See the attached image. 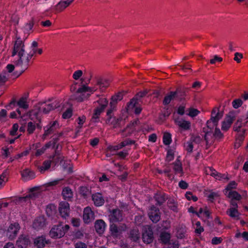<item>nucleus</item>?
I'll use <instances>...</instances> for the list:
<instances>
[{
  "label": "nucleus",
  "instance_id": "f257e3e1",
  "mask_svg": "<svg viewBox=\"0 0 248 248\" xmlns=\"http://www.w3.org/2000/svg\"><path fill=\"white\" fill-rule=\"evenodd\" d=\"M81 83L77 88L78 83L74 82L70 87V91L75 93H105L110 92V88L112 80L109 78L103 76H98L94 77L93 83L91 86L88 83L83 84V78H80Z\"/></svg>",
  "mask_w": 248,
  "mask_h": 248
},
{
  "label": "nucleus",
  "instance_id": "f03ea898",
  "mask_svg": "<svg viewBox=\"0 0 248 248\" xmlns=\"http://www.w3.org/2000/svg\"><path fill=\"white\" fill-rule=\"evenodd\" d=\"M16 55L18 56V59L14 61V63L16 66L19 67L20 70L19 73L16 76V77H19L26 70L29 65V62L33 56V54H28L24 58L25 55V46L23 42L18 38L15 42L12 56H15Z\"/></svg>",
  "mask_w": 248,
  "mask_h": 248
},
{
  "label": "nucleus",
  "instance_id": "7ed1b4c3",
  "mask_svg": "<svg viewBox=\"0 0 248 248\" xmlns=\"http://www.w3.org/2000/svg\"><path fill=\"white\" fill-rule=\"evenodd\" d=\"M171 88L168 89L162 87H158L156 90H151L148 89H145L142 91H140L138 93H148L150 92H153V93H186L190 92V89L186 87L185 86H179L175 90H171Z\"/></svg>",
  "mask_w": 248,
  "mask_h": 248
},
{
  "label": "nucleus",
  "instance_id": "20e7f679",
  "mask_svg": "<svg viewBox=\"0 0 248 248\" xmlns=\"http://www.w3.org/2000/svg\"><path fill=\"white\" fill-rule=\"evenodd\" d=\"M222 115V114L219 112V108H214L212 110L211 118L206 123L207 127L210 130H206L205 128H203V131L205 133V136L209 134L214 126L217 125L218 121L221 118Z\"/></svg>",
  "mask_w": 248,
  "mask_h": 248
},
{
  "label": "nucleus",
  "instance_id": "39448f33",
  "mask_svg": "<svg viewBox=\"0 0 248 248\" xmlns=\"http://www.w3.org/2000/svg\"><path fill=\"white\" fill-rule=\"evenodd\" d=\"M39 110L45 114L49 113L51 110H54L60 106L61 103L59 101L55 100H48L45 102H41L39 103Z\"/></svg>",
  "mask_w": 248,
  "mask_h": 248
},
{
  "label": "nucleus",
  "instance_id": "423d86ee",
  "mask_svg": "<svg viewBox=\"0 0 248 248\" xmlns=\"http://www.w3.org/2000/svg\"><path fill=\"white\" fill-rule=\"evenodd\" d=\"M97 102L99 106L94 109L92 117V121L95 123L98 122L99 116L107 106L108 102L106 98H100Z\"/></svg>",
  "mask_w": 248,
  "mask_h": 248
},
{
  "label": "nucleus",
  "instance_id": "0eeeda50",
  "mask_svg": "<svg viewBox=\"0 0 248 248\" xmlns=\"http://www.w3.org/2000/svg\"><path fill=\"white\" fill-rule=\"evenodd\" d=\"M60 127V124L57 121L50 122L44 127V133L42 135V139L45 140L49 135L54 133Z\"/></svg>",
  "mask_w": 248,
  "mask_h": 248
},
{
  "label": "nucleus",
  "instance_id": "6e6552de",
  "mask_svg": "<svg viewBox=\"0 0 248 248\" xmlns=\"http://www.w3.org/2000/svg\"><path fill=\"white\" fill-rule=\"evenodd\" d=\"M64 235V232L62 223L53 226L49 232V236L53 239L61 238Z\"/></svg>",
  "mask_w": 248,
  "mask_h": 248
},
{
  "label": "nucleus",
  "instance_id": "1a4fd4ad",
  "mask_svg": "<svg viewBox=\"0 0 248 248\" xmlns=\"http://www.w3.org/2000/svg\"><path fill=\"white\" fill-rule=\"evenodd\" d=\"M236 117L234 111H230L226 116L225 119L222 123L221 129L227 131L231 127Z\"/></svg>",
  "mask_w": 248,
  "mask_h": 248
},
{
  "label": "nucleus",
  "instance_id": "9d476101",
  "mask_svg": "<svg viewBox=\"0 0 248 248\" xmlns=\"http://www.w3.org/2000/svg\"><path fill=\"white\" fill-rule=\"evenodd\" d=\"M150 220L154 223H156L160 219L161 213L158 208L153 205L148 212Z\"/></svg>",
  "mask_w": 248,
  "mask_h": 248
},
{
  "label": "nucleus",
  "instance_id": "9b49d317",
  "mask_svg": "<svg viewBox=\"0 0 248 248\" xmlns=\"http://www.w3.org/2000/svg\"><path fill=\"white\" fill-rule=\"evenodd\" d=\"M127 108L128 110L133 109V111L136 115L140 114L142 110V108L139 103L138 100L135 97L132 98L128 103Z\"/></svg>",
  "mask_w": 248,
  "mask_h": 248
},
{
  "label": "nucleus",
  "instance_id": "f8f14e48",
  "mask_svg": "<svg viewBox=\"0 0 248 248\" xmlns=\"http://www.w3.org/2000/svg\"><path fill=\"white\" fill-rule=\"evenodd\" d=\"M20 228L19 224L17 222L11 224L7 231V235L9 236V238L11 240L14 239L16 236Z\"/></svg>",
  "mask_w": 248,
  "mask_h": 248
},
{
  "label": "nucleus",
  "instance_id": "ddd939ff",
  "mask_svg": "<svg viewBox=\"0 0 248 248\" xmlns=\"http://www.w3.org/2000/svg\"><path fill=\"white\" fill-rule=\"evenodd\" d=\"M59 211L60 216L63 218H66L69 216V204L66 202H62L60 203Z\"/></svg>",
  "mask_w": 248,
  "mask_h": 248
},
{
  "label": "nucleus",
  "instance_id": "4468645a",
  "mask_svg": "<svg viewBox=\"0 0 248 248\" xmlns=\"http://www.w3.org/2000/svg\"><path fill=\"white\" fill-rule=\"evenodd\" d=\"M35 190V187H32L30 189V191L31 193L26 196L24 197H17L15 199V202L16 204H20L25 203L31 199L35 197V194L32 193Z\"/></svg>",
  "mask_w": 248,
  "mask_h": 248
},
{
  "label": "nucleus",
  "instance_id": "2eb2a0df",
  "mask_svg": "<svg viewBox=\"0 0 248 248\" xmlns=\"http://www.w3.org/2000/svg\"><path fill=\"white\" fill-rule=\"evenodd\" d=\"M109 219L110 222L112 223L121 221L122 220L121 211L118 209H112L109 216Z\"/></svg>",
  "mask_w": 248,
  "mask_h": 248
},
{
  "label": "nucleus",
  "instance_id": "dca6fc26",
  "mask_svg": "<svg viewBox=\"0 0 248 248\" xmlns=\"http://www.w3.org/2000/svg\"><path fill=\"white\" fill-rule=\"evenodd\" d=\"M110 235L114 239L120 238L122 233V230L114 223H110L109 225Z\"/></svg>",
  "mask_w": 248,
  "mask_h": 248
},
{
  "label": "nucleus",
  "instance_id": "f3484780",
  "mask_svg": "<svg viewBox=\"0 0 248 248\" xmlns=\"http://www.w3.org/2000/svg\"><path fill=\"white\" fill-rule=\"evenodd\" d=\"M94 213L90 207L84 208L83 214V219L85 223L91 222L93 218Z\"/></svg>",
  "mask_w": 248,
  "mask_h": 248
},
{
  "label": "nucleus",
  "instance_id": "a211bd4d",
  "mask_svg": "<svg viewBox=\"0 0 248 248\" xmlns=\"http://www.w3.org/2000/svg\"><path fill=\"white\" fill-rule=\"evenodd\" d=\"M142 238L144 243L146 244H150L153 241V232L150 228H148L147 230L144 231Z\"/></svg>",
  "mask_w": 248,
  "mask_h": 248
},
{
  "label": "nucleus",
  "instance_id": "6ab92c4d",
  "mask_svg": "<svg viewBox=\"0 0 248 248\" xmlns=\"http://www.w3.org/2000/svg\"><path fill=\"white\" fill-rule=\"evenodd\" d=\"M92 200L95 206H102L105 203V200L101 193L97 192L93 194L92 196Z\"/></svg>",
  "mask_w": 248,
  "mask_h": 248
},
{
  "label": "nucleus",
  "instance_id": "aec40b11",
  "mask_svg": "<svg viewBox=\"0 0 248 248\" xmlns=\"http://www.w3.org/2000/svg\"><path fill=\"white\" fill-rule=\"evenodd\" d=\"M175 124L181 129L184 130H187L191 127V123L189 121H186L182 118H177L175 120Z\"/></svg>",
  "mask_w": 248,
  "mask_h": 248
},
{
  "label": "nucleus",
  "instance_id": "412c9836",
  "mask_svg": "<svg viewBox=\"0 0 248 248\" xmlns=\"http://www.w3.org/2000/svg\"><path fill=\"white\" fill-rule=\"evenodd\" d=\"M106 226V223L102 219L97 220L94 223L95 231L99 234H102L104 233Z\"/></svg>",
  "mask_w": 248,
  "mask_h": 248
},
{
  "label": "nucleus",
  "instance_id": "4be33fe9",
  "mask_svg": "<svg viewBox=\"0 0 248 248\" xmlns=\"http://www.w3.org/2000/svg\"><path fill=\"white\" fill-rule=\"evenodd\" d=\"M62 195L64 200L71 201L73 197V192L70 187L65 186L62 189Z\"/></svg>",
  "mask_w": 248,
  "mask_h": 248
},
{
  "label": "nucleus",
  "instance_id": "5701e85b",
  "mask_svg": "<svg viewBox=\"0 0 248 248\" xmlns=\"http://www.w3.org/2000/svg\"><path fill=\"white\" fill-rule=\"evenodd\" d=\"M154 199L156 204L160 206L168 199V195L164 193L157 192L155 195Z\"/></svg>",
  "mask_w": 248,
  "mask_h": 248
},
{
  "label": "nucleus",
  "instance_id": "b1692460",
  "mask_svg": "<svg viewBox=\"0 0 248 248\" xmlns=\"http://www.w3.org/2000/svg\"><path fill=\"white\" fill-rule=\"evenodd\" d=\"M28 94L21 97L18 101H17V105L20 108L27 109L29 108L28 100H29Z\"/></svg>",
  "mask_w": 248,
  "mask_h": 248
},
{
  "label": "nucleus",
  "instance_id": "393cba45",
  "mask_svg": "<svg viewBox=\"0 0 248 248\" xmlns=\"http://www.w3.org/2000/svg\"><path fill=\"white\" fill-rule=\"evenodd\" d=\"M45 219L42 217L36 218L33 222V227L36 230H39L45 226Z\"/></svg>",
  "mask_w": 248,
  "mask_h": 248
},
{
  "label": "nucleus",
  "instance_id": "a878e982",
  "mask_svg": "<svg viewBox=\"0 0 248 248\" xmlns=\"http://www.w3.org/2000/svg\"><path fill=\"white\" fill-rule=\"evenodd\" d=\"M47 243L48 242L44 236H39L34 240V244L38 248H43Z\"/></svg>",
  "mask_w": 248,
  "mask_h": 248
},
{
  "label": "nucleus",
  "instance_id": "bb28decb",
  "mask_svg": "<svg viewBox=\"0 0 248 248\" xmlns=\"http://www.w3.org/2000/svg\"><path fill=\"white\" fill-rule=\"evenodd\" d=\"M71 2L69 0L66 1H61L56 6V10L58 12H62L67 7Z\"/></svg>",
  "mask_w": 248,
  "mask_h": 248
},
{
  "label": "nucleus",
  "instance_id": "cd10ccee",
  "mask_svg": "<svg viewBox=\"0 0 248 248\" xmlns=\"http://www.w3.org/2000/svg\"><path fill=\"white\" fill-rule=\"evenodd\" d=\"M21 175L23 177L26 178L28 180H31L35 177V173L28 169L24 170L22 172Z\"/></svg>",
  "mask_w": 248,
  "mask_h": 248
},
{
  "label": "nucleus",
  "instance_id": "c85d7f7f",
  "mask_svg": "<svg viewBox=\"0 0 248 248\" xmlns=\"http://www.w3.org/2000/svg\"><path fill=\"white\" fill-rule=\"evenodd\" d=\"M123 94H114L112 95L111 98V101L110 102V106H115L118 101H121L123 98Z\"/></svg>",
  "mask_w": 248,
  "mask_h": 248
},
{
  "label": "nucleus",
  "instance_id": "c756f323",
  "mask_svg": "<svg viewBox=\"0 0 248 248\" xmlns=\"http://www.w3.org/2000/svg\"><path fill=\"white\" fill-rule=\"evenodd\" d=\"M160 239L163 243L165 244H168L169 243L170 239V233L166 232H161L160 235Z\"/></svg>",
  "mask_w": 248,
  "mask_h": 248
},
{
  "label": "nucleus",
  "instance_id": "7c9ffc66",
  "mask_svg": "<svg viewBox=\"0 0 248 248\" xmlns=\"http://www.w3.org/2000/svg\"><path fill=\"white\" fill-rule=\"evenodd\" d=\"M227 197L231 200L240 201L241 198V195L236 191H230L227 194Z\"/></svg>",
  "mask_w": 248,
  "mask_h": 248
},
{
  "label": "nucleus",
  "instance_id": "2f4dec72",
  "mask_svg": "<svg viewBox=\"0 0 248 248\" xmlns=\"http://www.w3.org/2000/svg\"><path fill=\"white\" fill-rule=\"evenodd\" d=\"M123 119L121 118H117L115 117H112L110 122L108 124L113 125V128H118L121 127V123Z\"/></svg>",
  "mask_w": 248,
  "mask_h": 248
},
{
  "label": "nucleus",
  "instance_id": "473e14b6",
  "mask_svg": "<svg viewBox=\"0 0 248 248\" xmlns=\"http://www.w3.org/2000/svg\"><path fill=\"white\" fill-rule=\"evenodd\" d=\"M129 237L134 241H137L139 239V231L136 229H131L129 231Z\"/></svg>",
  "mask_w": 248,
  "mask_h": 248
},
{
  "label": "nucleus",
  "instance_id": "72a5a7b5",
  "mask_svg": "<svg viewBox=\"0 0 248 248\" xmlns=\"http://www.w3.org/2000/svg\"><path fill=\"white\" fill-rule=\"evenodd\" d=\"M246 132V130L243 129L241 131H240L239 133L237 134L236 140V144H238V147H239L242 142L243 141L245 138V134Z\"/></svg>",
  "mask_w": 248,
  "mask_h": 248
},
{
  "label": "nucleus",
  "instance_id": "f704fd0d",
  "mask_svg": "<svg viewBox=\"0 0 248 248\" xmlns=\"http://www.w3.org/2000/svg\"><path fill=\"white\" fill-rule=\"evenodd\" d=\"M169 208L174 212H178V204L173 199L169 200L168 203Z\"/></svg>",
  "mask_w": 248,
  "mask_h": 248
},
{
  "label": "nucleus",
  "instance_id": "c9c22d12",
  "mask_svg": "<svg viewBox=\"0 0 248 248\" xmlns=\"http://www.w3.org/2000/svg\"><path fill=\"white\" fill-rule=\"evenodd\" d=\"M29 242V239L26 237H23L22 236L19 237L16 241L18 248H23L22 244L24 245H27Z\"/></svg>",
  "mask_w": 248,
  "mask_h": 248
},
{
  "label": "nucleus",
  "instance_id": "e433bc0d",
  "mask_svg": "<svg viewBox=\"0 0 248 248\" xmlns=\"http://www.w3.org/2000/svg\"><path fill=\"white\" fill-rule=\"evenodd\" d=\"M73 115V107L70 106L66 108L62 114V118L64 119L70 118Z\"/></svg>",
  "mask_w": 248,
  "mask_h": 248
},
{
  "label": "nucleus",
  "instance_id": "4c0bfd02",
  "mask_svg": "<svg viewBox=\"0 0 248 248\" xmlns=\"http://www.w3.org/2000/svg\"><path fill=\"white\" fill-rule=\"evenodd\" d=\"M172 141L171 135L169 132H165L163 136V142L165 145H169Z\"/></svg>",
  "mask_w": 248,
  "mask_h": 248
},
{
  "label": "nucleus",
  "instance_id": "58836bf2",
  "mask_svg": "<svg viewBox=\"0 0 248 248\" xmlns=\"http://www.w3.org/2000/svg\"><path fill=\"white\" fill-rule=\"evenodd\" d=\"M237 186V183L235 181H231L226 186L225 189L224 190V192L225 195H227V191H232L231 190L233 189H236Z\"/></svg>",
  "mask_w": 248,
  "mask_h": 248
},
{
  "label": "nucleus",
  "instance_id": "ea45409f",
  "mask_svg": "<svg viewBox=\"0 0 248 248\" xmlns=\"http://www.w3.org/2000/svg\"><path fill=\"white\" fill-rule=\"evenodd\" d=\"M115 106H110V108L107 110V116H108V118L106 120V123L108 124L110 122V120L112 119V114L116 109Z\"/></svg>",
  "mask_w": 248,
  "mask_h": 248
},
{
  "label": "nucleus",
  "instance_id": "a19ab883",
  "mask_svg": "<svg viewBox=\"0 0 248 248\" xmlns=\"http://www.w3.org/2000/svg\"><path fill=\"white\" fill-rule=\"evenodd\" d=\"M36 129V125L34 122H29L27 124V131L29 134H32Z\"/></svg>",
  "mask_w": 248,
  "mask_h": 248
},
{
  "label": "nucleus",
  "instance_id": "79ce46f5",
  "mask_svg": "<svg viewBox=\"0 0 248 248\" xmlns=\"http://www.w3.org/2000/svg\"><path fill=\"white\" fill-rule=\"evenodd\" d=\"M174 158V154L173 150L169 149L167 151L166 157V161L167 162H170L173 160Z\"/></svg>",
  "mask_w": 248,
  "mask_h": 248
},
{
  "label": "nucleus",
  "instance_id": "37998d69",
  "mask_svg": "<svg viewBox=\"0 0 248 248\" xmlns=\"http://www.w3.org/2000/svg\"><path fill=\"white\" fill-rule=\"evenodd\" d=\"M173 165V170L176 174L178 173H183L182 165L177 164L176 163H172L171 164Z\"/></svg>",
  "mask_w": 248,
  "mask_h": 248
},
{
  "label": "nucleus",
  "instance_id": "c03bdc74",
  "mask_svg": "<svg viewBox=\"0 0 248 248\" xmlns=\"http://www.w3.org/2000/svg\"><path fill=\"white\" fill-rule=\"evenodd\" d=\"M243 119L239 118L237 122L234 124L233 125V130L235 131L239 132L240 131V129L243 126L242 124Z\"/></svg>",
  "mask_w": 248,
  "mask_h": 248
},
{
  "label": "nucleus",
  "instance_id": "a18cd8bd",
  "mask_svg": "<svg viewBox=\"0 0 248 248\" xmlns=\"http://www.w3.org/2000/svg\"><path fill=\"white\" fill-rule=\"evenodd\" d=\"M228 214L232 218H238L239 215L238 210L235 208H230Z\"/></svg>",
  "mask_w": 248,
  "mask_h": 248
},
{
  "label": "nucleus",
  "instance_id": "49530a36",
  "mask_svg": "<svg viewBox=\"0 0 248 248\" xmlns=\"http://www.w3.org/2000/svg\"><path fill=\"white\" fill-rule=\"evenodd\" d=\"M195 225L196 226V228L195 230V232L198 235H200L204 231V228L201 226V222L199 221L195 223Z\"/></svg>",
  "mask_w": 248,
  "mask_h": 248
},
{
  "label": "nucleus",
  "instance_id": "de8ad7c7",
  "mask_svg": "<svg viewBox=\"0 0 248 248\" xmlns=\"http://www.w3.org/2000/svg\"><path fill=\"white\" fill-rule=\"evenodd\" d=\"M51 163L52 161L50 159L49 160H45L43 163V166L40 168L41 170H46L49 169Z\"/></svg>",
  "mask_w": 248,
  "mask_h": 248
},
{
  "label": "nucleus",
  "instance_id": "09e8293b",
  "mask_svg": "<svg viewBox=\"0 0 248 248\" xmlns=\"http://www.w3.org/2000/svg\"><path fill=\"white\" fill-rule=\"evenodd\" d=\"M7 74L4 72L1 74H0V86L4 85L5 83L7 81Z\"/></svg>",
  "mask_w": 248,
  "mask_h": 248
},
{
  "label": "nucleus",
  "instance_id": "8fccbe9b",
  "mask_svg": "<svg viewBox=\"0 0 248 248\" xmlns=\"http://www.w3.org/2000/svg\"><path fill=\"white\" fill-rule=\"evenodd\" d=\"M17 105V101L15 98H13L10 102L5 106V108L7 110H10L13 108Z\"/></svg>",
  "mask_w": 248,
  "mask_h": 248
},
{
  "label": "nucleus",
  "instance_id": "3c124183",
  "mask_svg": "<svg viewBox=\"0 0 248 248\" xmlns=\"http://www.w3.org/2000/svg\"><path fill=\"white\" fill-rule=\"evenodd\" d=\"M49 158L51 160L52 162H53L55 165L62 160V156H55V155H50Z\"/></svg>",
  "mask_w": 248,
  "mask_h": 248
},
{
  "label": "nucleus",
  "instance_id": "603ef678",
  "mask_svg": "<svg viewBox=\"0 0 248 248\" xmlns=\"http://www.w3.org/2000/svg\"><path fill=\"white\" fill-rule=\"evenodd\" d=\"M169 95L166 96L165 97L163 101V104L164 105H168L171 101V100L172 99L173 97L175 96V95L176 94H169Z\"/></svg>",
  "mask_w": 248,
  "mask_h": 248
},
{
  "label": "nucleus",
  "instance_id": "864d4df0",
  "mask_svg": "<svg viewBox=\"0 0 248 248\" xmlns=\"http://www.w3.org/2000/svg\"><path fill=\"white\" fill-rule=\"evenodd\" d=\"M185 197L188 201L192 200L194 202H196L198 200L197 197L193 195L192 193L190 191H187L186 193Z\"/></svg>",
  "mask_w": 248,
  "mask_h": 248
},
{
  "label": "nucleus",
  "instance_id": "5fc2aeb1",
  "mask_svg": "<svg viewBox=\"0 0 248 248\" xmlns=\"http://www.w3.org/2000/svg\"><path fill=\"white\" fill-rule=\"evenodd\" d=\"M83 75V72L81 70H78L75 71L72 75V78L74 79L78 80Z\"/></svg>",
  "mask_w": 248,
  "mask_h": 248
},
{
  "label": "nucleus",
  "instance_id": "6e6d98bb",
  "mask_svg": "<svg viewBox=\"0 0 248 248\" xmlns=\"http://www.w3.org/2000/svg\"><path fill=\"white\" fill-rule=\"evenodd\" d=\"M86 121V117L84 115L78 117L77 120L78 124V126L77 127V128L78 129H81L82 126L83 124H84V122Z\"/></svg>",
  "mask_w": 248,
  "mask_h": 248
},
{
  "label": "nucleus",
  "instance_id": "4d7b16f0",
  "mask_svg": "<svg viewBox=\"0 0 248 248\" xmlns=\"http://www.w3.org/2000/svg\"><path fill=\"white\" fill-rule=\"evenodd\" d=\"M186 150L189 153H191L193 151V144L192 141H188L185 144Z\"/></svg>",
  "mask_w": 248,
  "mask_h": 248
},
{
  "label": "nucleus",
  "instance_id": "13d9d810",
  "mask_svg": "<svg viewBox=\"0 0 248 248\" xmlns=\"http://www.w3.org/2000/svg\"><path fill=\"white\" fill-rule=\"evenodd\" d=\"M243 101L241 99H236L234 100L232 102V105L234 108H238L242 106Z\"/></svg>",
  "mask_w": 248,
  "mask_h": 248
},
{
  "label": "nucleus",
  "instance_id": "bf43d9fd",
  "mask_svg": "<svg viewBox=\"0 0 248 248\" xmlns=\"http://www.w3.org/2000/svg\"><path fill=\"white\" fill-rule=\"evenodd\" d=\"M18 127L19 126L17 124H14L12 126L11 131H10V135L12 136H16V132L18 130Z\"/></svg>",
  "mask_w": 248,
  "mask_h": 248
},
{
  "label": "nucleus",
  "instance_id": "052dcab7",
  "mask_svg": "<svg viewBox=\"0 0 248 248\" xmlns=\"http://www.w3.org/2000/svg\"><path fill=\"white\" fill-rule=\"evenodd\" d=\"M199 113L200 111L197 109L191 108L189 109L188 115L191 117H194L197 116Z\"/></svg>",
  "mask_w": 248,
  "mask_h": 248
},
{
  "label": "nucleus",
  "instance_id": "680f3d73",
  "mask_svg": "<svg viewBox=\"0 0 248 248\" xmlns=\"http://www.w3.org/2000/svg\"><path fill=\"white\" fill-rule=\"evenodd\" d=\"M186 231L185 229L181 228L179 229L177 232V237L179 239H182L185 236Z\"/></svg>",
  "mask_w": 248,
  "mask_h": 248
},
{
  "label": "nucleus",
  "instance_id": "e2e57ef3",
  "mask_svg": "<svg viewBox=\"0 0 248 248\" xmlns=\"http://www.w3.org/2000/svg\"><path fill=\"white\" fill-rule=\"evenodd\" d=\"M219 196L217 192H211L208 196L209 200L211 202H213L215 199Z\"/></svg>",
  "mask_w": 248,
  "mask_h": 248
},
{
  "label": "nucleus",
  "instance_id": "0e129e2a",
  "mask_svg": "<svg viewBox=\"0 0 248 248\" xmlns=\"http://www.w3.org/2000/svg\"><path fill=\"white\" fill-rule=\"evenodd\" d=\"M79 193L83 197L86 198L88 195V189L86 187L81 186L80 187Z\"/></svg>",
  "mask_w": 248,
  "mask_h": 248
},
{
  "label": "nucleus",
  "instance_id": "69168bd1",
  "mask_svg": "<svg viewBox=\"0 0 248 248\" xmlns=\"http://www.w3.org/2000/svg\"><path fill=\"white\" fill-rule=\"evenodd\" d=\"M214 136L216 138L221 139L223 137V134L221 133L219 128H216L214 133Z\"/></svg>",
  "mask_w": 248,
  "mask_h": 248
},
{
  "label": "nucleus",
  "instance_id": "338daca9",
  "mask_svg": "<svg viewBox=\"0 0 248 248\" xmlns=\"http://www.w3.org/2000/svg\"><path fill=\"white\" fill-rule=\"evenodd\" d=\"M222 239L221 237H214L212 239L211 243L213 245H218L222 242Z\"/></svg>",
  "mask_w": 248,
  "mask_h": 248
},
{
  "label": "nucleus",
  "instance_id": "774afa93",
  "mask_svg": "<svg viewBox=\"0 0 248 248\" xmlns=\"http://www.w3.org/2000/svg\"><path fill=\"white\" fill-rule=\"evenodd\" d=\"M75 248H87L86 244L82 242H78L75 244Z\"/></svg>",
  "mask_w": 248,
  "mask_h": 248
}]
</instances>
